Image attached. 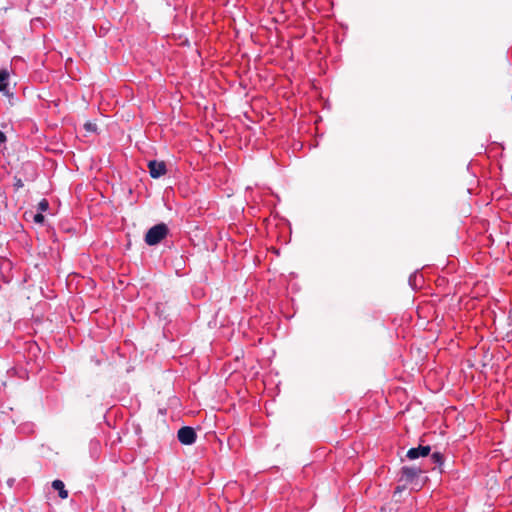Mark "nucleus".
I'll return each instance as SVG.
<instances>
[{
    "mask_svg": "<svg viewBox=\"0 0 512 512\" xmlns=\"http://www.w3.org/2000/svg\"><path fill=\"white\" fill-rule=\"evenodd\" d=\"M24 186L22 180L20 178H15L14 187L16 189H20Z\"/></svg>",
    "mask_w": 512,
    "mask_h": 512,
    "instance_id": "obj_12",
    "label": "nucleus"
},
{
    "mask_svg": "<svg viewBox=\"0 0 512 512\" xmlns=\"http://www.w3.org/2000/svg\"><path fill=\"white\" fill-rule=\"evenodd\" d=\"M149 174L152 178H159L166 174L167 168L163 161L151 160L148 162Z\"/></svg>",
    "mask_w": 512,
    "mask_h": 512,
    "instance_id": "obj_3",
    "label": "nucleus"
},
{
    "mask_svg": "<svg viewBox=\"0 0 512 512\" xmlns=\"http://www.w3.org/2000/svg\"><path fill=\"white\" fill-rule=\"evenodd\" d=\"M423 472H424V470H422L420 467H417L415 465L403 466L401 468V480H404L406 482H411Z\"/></svg>",
    "mask_w": 512,
    "mask_h": 512,
    "instance_id": "obj_4",
    "label": "nucleus"
},
{
    "mask_svg": "<svg viewBox=\"0 0 512 512\" xmlns=\"http://www.w3.org/2000/svg\"><path fill=\"white\" fill-rule=\"evenodd\" d=\"M33 220H34L35 223L43 224L44 220H45V217L40 212V213H37V214L34 215Z\"/></svg>",
    "mask_w": 512,
    "mask_h": 512,
    "instance_id": "obj_11",
    "label": "nucleus"
},
{
    "mask_svg": "<svg viewBox=\"0 0 512 512\" xmlns=\"http://www.w3.org/2000/svg\"><path fill=\"white\" fill-rule=\"evenodd\" d=\"M9 73L6 70L0 71V92H5L8 86Z\"/></svg>",
    "mask_w": 512,
    "mask_h": 512,
    "instance_id": "obj_7",
    "label": "nucleus"
},
{
    "mask_svg": "<svg viewBox=\"0 0 512 512\" xmlns=\"http://www.w3.org/2000/svg\"><path fill=\"white\" fill-rule=\"evenodd\" d=\"M53 489L58 491V495L61 499H66L68 497V491L65 489V485L61 480H54L52 482Z\"/></svg>",
    "mask_w": 512,
    "mask_h": 512,
    "instance_id": "obj_6",
    "label": "nucleus"
},
{
    "mask_svg": "<svg viewBox=\"0 0 512 512\" xmlns=\"http://www.w3.org/2000/svg\"><path fill=\"white\" fill-rule=\"evenodd\" d=\"M430 452H431V447L429 445H427V446L419 445L416 448L409 449L407 451L406 456L408 459L414 460V459H417L418 457H426L430 454Z\"/></svg>",
    "mask_w": 512,
    "mask_h": 512,
    "instance_id": "obj_5",
    "label": "nucleus"
},
{
    "mask_svg": "<svg viewBox=\"0 0 512 512\" xmlns=\"http://www.w3.org/2000/svg\"><path fill=\"white\" fill-rule=\"evenodd\" d=\"M84 128H85V130H86V131H88V132H96V130H97V124H96V123H94V122H86V123L84 124Z\"/></svg>",
    "mask_w": 512,
    "mask_h": 512,
    "instance_id": "obj_10",
    "label": "nucleus"
},
{
    "mask_svg": "<svg viewBox=\"0 0 512 512\" xmlns=\"http://www.w3.org/2000/svg\"><path fill=\"white\" fill-rule=\"evenodd\" d=\"M431 460H432L435 464H437V465L441 466V465L443 464V462H444V457H443L442 453H440V452H434V453H432V455H431Z\"/></svg>",
    "mask_w": 512,
    "mask_h": 512,
    "instance_id": "obj_8",
    "label": "nucleus"
},
{
    "mask_svg": "<svg viewBox=\"0 0 512 512\" xmlns=\"http://www.w3.org/2000/svg\"><path fill=\"white\" fill-rule=\"evenodd\" d=\"M178 440L183 445H191L196 441V432L192 427L184 426L178 430Z\"/></svg>",
    "mask_w": 512,
    "mask_h": 512,
    "instance_id": "obj_2",
    "label": "nucleus"
},
{
    "mask_svg": "<svg viewBox=\"0 0 512 512\" xmlns=\"http://www.w3.org/2000/svg\"><path fill=\"white\" fill-rule=\"evenodd\" d=\"M169 233L168 226L165 223H159L151 227L146 235L145 242L149 246L159 244Z\"/></svg>",
    "mask_w": 512,
    "mask_h": 512,
    "instance_id": "obj_1",
    "label": "nucleus"
},
{
    "mask_svg": "<svg viewBox=\"0 0 512 512\" xmlns=\"http://www.w3.org/2000/svg\"><path fill=\"white\" fill-rule=\"evenodd\" d=\"M48 208H49V202L46 199H42L38 203V209L40 210V212H45L48 210Z\"/></svg>",
    "mask_w": 512,
    "mask_h": 512,
    "instance_id": "obj_9",
    "label": "nucleus"
},
{
    "mask_svg": "<svg viewBox=\"0 0 512 512\" xmlns=\"http://www.w3.org/2000/svg\"><path fill=\"white\" fill-rule=\"evenodd\" d=\"M403 490V488H401L400 486H398L395 490V494L398 493V492H401Z\"/></svg>",
    "mask_w": 512,
    "mask_h": 512,
    "instance_id": "obj_13",
    "label": "nucleus"
}]
</instances>
